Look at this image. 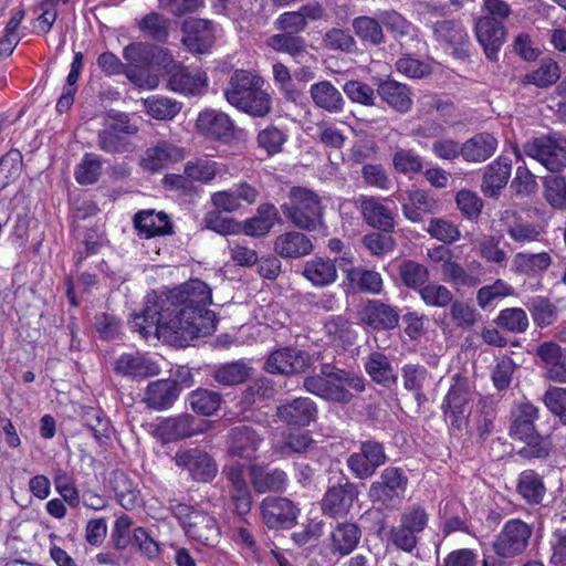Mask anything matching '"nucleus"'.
I'll list each match as a JSON object with an SVG mask.
<instances>
[{
    "label": "nucleus",
    "instance_id": "1a4fd4ad",
    "mask_svg": "<svg viewBox=\"0 0 566 566\" xmlns=\"http://www.w3.org/2000/svg\"><path fill=\"white\" fill-rule=\"evenodd\" d=\"M408 478L399 468H386L379 480L371 483L369 488V499L374 503H381L390 506L399 502L406 492Z\"/></svg>",
    "mask_w": 566,
    "mask_h": 566
},
{
    "label": "nucleus",
    "instance_id": "cd10ccee",
    "mask_svg": "<svg viewBox=\"0 0 566 566\" xmlns=\"http://www.w3.org/2000/svg\"><path fill=\"white\" fill-rule=\"evenodd\" d=\"M359 201L364 220L370 227L384 232H390L394 229V212L386 205L389 199L363 196Z\"/></svg>",
    "mask_w": 566,
    "mask_h": 566
},
{
    "label": "nucleus",
    "instance_id": "13d9d810",
    "mask_svg": "<svg viewBox=\"0 0 566 566\" xmlns=\"http://www.w3.org/2000/svg\"><path fill=\"white\" fill-rule=\"evenodd\" d=\"M543 195L552 208L566 210V177L557 175L545 177Z\"/></svg>",
    "mask_w": 566,
    "mask_h": 566
},
{
    "label": "nucleus",
    "instance_id": "8fccbe9b",
    "mask_svg": "<svg viewBox=\"0 0 566 566\" xmlns=\"http://www.w3.org/2000/svg\"><path fill=\"white\" fill-rule=\"evenodd\" d=\"M560 77V70L557 62L552 59L543 60L539 66L526 73L521 77V83L524 85H535L539 88H545L558 81Z\"/></svg>",
    "mask_w": 566,
    "mask_h": 566
},
{
    "label": "nucleus",
    "instance_id": "a18cd8bd",
    "mask_svg": "<svg viewBox=\"0 0 566 566\" xmlns=\"http://www.w3.org/2000/svg\"><path fill=\"white\" fill-rule=\"evenodd\" d=\"M348 282L360 292L370 294H380L384 289V282L380 273L361 266L343 269Z\"/></svg>",
    "mask_w": 566,
    "mask_h": 566
},
{
    "label": "nucleus",
    "instance_id": "49530a36",
    "mask_svg": "<svg viewBox=\"0 0 566 566\" xmlns=\"http://www.w3.org/2000/svg\"><path fill=\"white\" fill-rule=\"evenodd\" d=\"M436 208V200L419 189L409 191L407 200L402 202L403 216L411 222H420L423 213H432Z\"/></svg>",
    "mask_w": 566,
    "mask_h": 566
},
{
    "label": "nucleus",
    "instance_id": "72a5a7b5",
    "mask_svg": "<svg viewBox=\"0 0 566 566\" xmlns=\"http://www.w3.org/2000/svg\"><path fill=\"white\" fill-rule=\"evenodd\" d=\"M512 164L507 157L500 156L485 169L481 189L488 197H495L505 187L511 176Z\"/></svg>",
    "mask_w": 566,
    "mask_h": 566
},
{
    "label": "nucleus",
    "instance_id": "bb28decb",
    "mask_svg": "<svg viewBox=\"0 0 566 566\" xmlns=\"http://www.w3.org/2000/svg\"><path fill=\"white\" fill-rule=\"evenodd\" d=\"M182 158L184 149L181 147L167 140H159L146 149L140 165L145 170L157 172L165 169L170 163L180 161Z\"/></svg>",
    "mask_w": 566,
    "mask_h": 566
},
{
    "label": "nucleus",
    "instance_id": "39448f33",
    "mask_svg": "<svg viewBox=\"0 0 566 566\" xmlns=\"http://www.w3.org/2000/svg\"><path fill=\"white\" fill-rule=\"evenodd\" d=\"M137 126L134 125L125 113H109L108 119L97 134V146L108 154H120L130 151L133 144L128 136L136 134Z\"/></svg>",
    "mask_w": 566,
    "mask_h": 566
},
{
    "label": "nucleus",
    "instance_id": "f3484780",
    "mask_svg": "<svg viewBox=\"0 0 566 566\" xmlns=\"http://www.w3.org/2000/svg\"><path fill=\"white\" fill-rule=\"evenodd\" d=\"M499 222L501 230L520 245L539 241L543 234V229L539 224L525 220L514 209L502 211Z\"/></svg>",
    "mask_w": 566,
    "mask_h": 566
},
{
    "label": "nucleus",
    "instance_id": "5fc2aeb1",
    "mask_svg": "<svg viewBox=\"0 0 566 566\" xmlns=\"http://www.w3.org/2000/svg\"><path fill=\"white\" fill-rule=\"evenodd\" d=\"M429 270L423 264L406 260L399 265V276L408 289L419 292L429 282Z\"/></svg>",
    "mask_w": 566,
    "mask_h": 566
},
{
    "label": "nucleus",
    "instance_id": "2eb2a0df",
    "mask_svg": "<svg viewBox=\"0 0 566 566\" xmlns=\"http://www.w3.org/2000/svg\"><path fill=\"white\" fill-rule=\"evenodd\" d=\"M196 128L207 139L229 143L234 137V123L221 111L205 109L199 113Z\"/></svg>",
    "mask_w": 566,
    "mask_h": 566
},
{
    "label": "nucleus",
    "instance_id": "423d86ee",
    "mask_svg": "<svg viewBox=\"0 0 566 566\" xmlns=\"http://www.w3.org/2000/svg\"><path fill=\"white\" fill-rule=\"evenodd\" d=\"M523 151L549 171H560L566 167V138L560 135L534 138L524 144Z\"/></svg>",
    "mask_w": 566,
    "mask_h": 566
},
{
    "label": "nucleus",
    "instance_id": "473e14b6",
    "mask_svg": "<svg viewBox=\"0 0 566 566\" xmlns=\"http://www.w3.org/2000/svg\"><path fill=\"white\" fill-rule=\"evenodd\" d=\"M377 93L388 106L401 114L411 109V92L406 84L395 80H384L378 84Z\"/></svg>",
    "mask_w": 566,
    "mask_h": 566
},
{
    "label": "nucleus",
    "instance_id": "4be33fe9",
    "mask_svg": "<svg viewBox=\"0 0 566 566\" xmlns=\"http://www.w3.org/2000/svg\"><path fill=\"white\" fill-rule=\"evenodd\" d=\"M475 36L490 61H496L499 52L505 42L504 25L489 17H481L474 25Z\"/></svg>",
    "mask_w": 566,
    "mask_h": 566
},
{
    "label": "nucleus",
    "instance_id": "9b49d317",
    "mask_svg": "<svg viewBox=\"0 0 566 566\" xmlns=\"http://www.w3.org/2000/svg\"><path fill=\"white\" fill-rule=\"evenodd\" d=\"M379 21L400 41L401 46L413 53H422L427 43L421 39L419 29L394 10L381 11L378 14Z\"/></svg>",
    "mask_w": 566,
    "mask_h": 566
},
{
    "label": "nucleus",
    "instance_id": "4468645a",
    "mask_svg": "<svg viewBox=\"0 0 566 566\" xmlns=\"http://www.w3.org/2000/svg\"><path fill=\"white\" fill-rule=\"evenodd\" d=\"M436 41L451 50L457 59L469 56L470 38L463 24L455 19L437 21L431 27Z\"/></svg>",
    "mask_w": 566,
    "mask_h": 566
},
{
    "label": "nucleus",
    "instance_id": "bf43d9fd",
    "mask_svg": "<svg viewBox=\"0 0 566 566\" xmlns=\"http://www.w3.org/2000/svg\"><path fill=\"white\" fill-rule=\"evenodd\" d=\"M418 295L427 306L437 308L449 306L453 300L452 292L438 282H428L419 290Z\"/></svg>",
    "mask_w": 566,
    "mask_h": 566
},
{
    "label": "nucleus",
    "instance_id": "2f4dec72",
    "mask_svg": "<svg viewBox=\"0 0 566 566\" xmlns=\"http://www.w3.org/2000/svg\"><path fill=\"white\" fill-rule=\"evenodd\" d=\"M313 249L311 239L298 231L282 233L274 241V251L284 259H298L308 255Z\"/></svg>",
    "mask_w": 566,
    "mask_h": 566
},
{
    "label": "nucleus",
    "instance_id": "f704fd0d",
    "mask_svg": "<svg viewBox=\"0 0 566 566\" xmlns=\"http://www.w3.org/2000/svg\"><path fill=\"white\" fill-rule=\"evenodd\" d=\"M361 532L355 523H338L331 532L329 551L334 555H349L358 545Z\"/></svg>",
    "mask_w": 566,
    "mask_h": 566
},
{
    "label": "nucleus",
    "instance_id": "aec40b11",
    "mask_svg": "<svg viewBox=\"0 0 566 566\" xmlns=\"http://www.w3.org/2000/svg\"><path fill=\"white\" fill-rule=\"evenodd\" d=\"M317 405L308 397H298L277 406L280 421L294 427H308L317 420Z\"/></svg>",
    "mask_w": 566,
    "mask_h": 566
},
{
    "label": "nucleus",
    "instance_id": "864d4df0",
    "mask_svg": "<svg viewBox=\"0 0 566 566\" xmlns=\"http://www.w3.org/2000/svg\"><path fill=\"white\" fill-rule=\"evenodd\" d=\"M250 371L251 367L245 361L237 360L219 366L213 373V378L222 386H235L244 382Z\"/></svg>",
    "mask_w": 566,
    "mask_h": 566
},
{
    "label": "nucleus",
    "instance_id": "4c0bfd02",
    "mask_svg": "<svg viewBox=\"0 0 566 566\" xmlns=\"http://www.w3.org/2000/svg\"><path fill=\"white\" fill-rule=\"evenodd\" d=\"M310 94L316 107L328 113H340L345 106V99L340 92L329 82L321 81L312 84Z\"/></svg>",
    "mask_w": 566,
    "mask_h": 566
},
{
    "label": "nucleus",
    "instance_id": "9d476101",
    "mask_svg": "<svg viewBox=\"0 0 566 566\" xmlns=\"http://www.w3.org/2000/svg\"><path fill=\"white\" fill-rule=\"evenodd\" d=\"M452 379L453 382L442 401L441 410L451 426L460 429L467 421L471 392L467 379L459 375H454Z\"/></svg>",
    "mask_w": 566,
    "mask_h": 566
},
{
    "label": "nucleus",
    "instance_id": "7ed1b4c3",
    "mask_svg": "<svg viewBox=\"0 0 566 566\" xmlns=\"http://www.w3.org/2000/svg\"><path fill=\"white\" fill-rule=\"evenodd\" d=\"M323 205L319 196L302 187L292 188L290 202L282 205L284 216L297 228L313 231L322 224Z\"/></svg>",
    "mask_w": 566,
    "mask_h": 566
},
{
    "label": "nucleus",
    "instance_id": "f257e3e1",
    "mask_svg": "<svg viewBox=\"0 0 566 566\" xmlns=\"http://www.w3.org/2000/svg\"><path fill=\"white\" fill-rule=\"evenodd\" d=\"M210 287L200 280H191L163 295L146 296L145 308L132 318V327L144 338L156 335L177 346H188L196 338L212 334L216 315Z\"/></svg>",
    "mask_w": 566,
    "mask_h": 566
},
{
    "label": "nucleus",
    "instance_id": "603ef678",
    "mask_svg": "<svg viewBox=\"0 0 566 566\" xmlns=\"http://www.w3.org/2000/svg\"><path fill=\"white\" fill-rule=\"evenodd\" d=\"M324 332L328 337L329 343L342 347L353 345L357 337V334L352 328L349 322L340 316H333L328 318L324 325Z\"/></svg>",
    "mask_w": 566,
    "mask_h": 566
},
{
    "label": "nucleus",
    "instance_id": "7c9ffc66",
    "mask_svg": "<svg viewBox=\"0 0 566 566\" xmlns=\"http://www.w3.org/2000/svg\"><path fill=\"white\" fill-rule=\"evenodd\" d=\"M185 174L195 182L210 185L217 178L226 180L229 176V166L208 158H196L185 164Z\"/></svg>",
    "mask_w": 566,
    "mask_h": 566
},
{
    "label": "nucleus",
    "instance_id": "f8f14e48",
    "mask_svg": "<svg viewBox=\"0 0 566 566\" xmlns=\"http://www.w3.org/2000/svg\"><path fill=\"white\" fill-rule=\"evenodd\" d=\"M260 513L266 527L281 530L297 523L300 509L286 497L268 496L260 504Z\"/></svg>",
    "mask_w": 566,
    "mask_h": 566
},
{
    "label": "nucleus",
    "instance_id": "09e8293b",
    "mask_svg": "<svg viewBox=\"0 0 566 566\" xmlns=\"http://www.w3.org/2000/svg\"><path fill=\"white\" fill-rule=\"evenodd\" d=\"M366 373L377 384L389 386L397 381V375L388 359L380 352H373L364 364Z\"/></svg>",
    "mask_w": 566,
    "mask_h": 566
},
{
    "label": "nucleus",
    "instance_id": "b1692460",
    "mask_svg": "<svg viewBox=\"0 0 566 566\" xmlns=\"http://www.w3.org/2000/svg\"><path fill=\"white\" fill-rule=\"evenodd\" d=\"M181 30V42L192 53L203 54L214 42V32L208 20L188 19L184 21Z\"/></svg>",
    "mask_w": 566,
    "mask_h": 566
},
{
    "label": "nucleus",
    "instance_id": "c85d7f7f",
    "mask_svg": "<svg viewBox=\"0 0 566 566\" xmlns=\"http://www.w3.org/2000/svg\"><path fill=\"white\" fill-rule=\"evenodd\" d=\"M134 227L139 237L150 239L167 235L172 232V223L169 217L155 210H142L134 217Z\"/></svg>",
    "mask_w": 566,
    "mask_h": 566
},
{
    "label": "nucleus",
    "instance_id": "0eeeda50",
    "mask_svg": "<svg viewBox=\"0 0 566 566\" xmlns=\"http://www.w3.org/2000/svg\"><path fill=\"white\" fill-rule=\"evenodd\" d=\"M532 533V527L522 520H509L493 542L494 553L502 558L522 555L528 546Z\"/></svg>",
    "mask_w": 566,
    "mask_h": 566
},
{
    "label": "nucleus",
    "instance_id": "5701e85b",
    "mask_svg": "<svg viewBox=\"0 0 566 566\" xmlns=\"http://www.w3.org/2000/svg\"><path fill=\"white\" fill-rule=\"evenodd\" d=\"M117 375L129 379H144L160 373L159 365L138 352L122 354L114 364Z\"/></svg>",
    "mask_w": 566,
    "mask_h": 566
},
{
    "label": "nucleus",
    "instance_id": "774afa93",
    "mask_svg": "<svg viewBox=\"0 0 566 566\" xmlns=\"http://www.w3.org/2000/svg\"><path fill=\"white\" fill-rule=\"evenodd\" d=\"M443 566H506L501 562L488 563L486 559H480L479 555L469 548L452 551L443 560Z\"/></svg>",
    "mask_w": 566,
    "mask_h": 566
},
{
    "label": "nucleus",
    "instance_id": "4d7b16f0",
    "mask_svg": "<svg viewBox=\"0 0 566 566\" xmlns=\"http://www.w3.org/2000/svg\"><path fill=\"white\" fill-rule=\"evenodd\" d=\"M188 400L196 413L211 416L219 409L222 398L219 392L198 388L189 395Z\"/></svg>",
    "mask_w": 566,
    "mask_h": 566
},
{
    "label": "nucleus",
    "instance_id": "6e6d98bb",
    "mask_svg": "<svg viewBox=\"0 0 566 566\" xmlns=\"http://www.w3.org/2000/svg\"><path fill=\"white\" fill-rule=\"evenodd\" d=\"M149 116L158 120H170L181 109V103L164 96H151L144 102Z\"/></svg>",
    "mask_w": 566,
    "mask_h": 566
},
{
    "label": "nucleus",
    "instance_id": "20e7f679",
    "mask_svg": "<svg viewBox=\"0 0 566 566\" xmlns=\"http://www.w3.org/2000/svg\"><path fill=\"white\" fill-rule=\"evenodd\" d=\"M172 513L188 537L210 546L219 542L221 533L214 516L182 503L177 504Z\"/></svg>",
    "mask_w": 566,
    "mask_h": 566
},
{
    "label": "nucleus",
    "instance_id": "c756f323",
    "mask_svg": "<svg viewBox=\"0 0 566 566\" xmlns=\"http://www.w3.org/2000/svg\"><path fill=\"white\" fill-rule=\"evenodd\" d=\"M179 396L177 381L172 379H158L148 384L144 402L147 407L161 411L169 409Z\"/></svg>",
    "mask_w": 566,
    "mask_h": 566
},
{
    "label": "nucleus",
    "instance_id": "3c124183",
    "mask_svg": "<svg viewBox=\"0 0 566 566\" xmlns=\"http://www.w3.org/2000/svg\"><path fill=\"white\" fill-rule=\"evenodd\" d=\"M111 483L119 505L127 510H134L139 503V492L133 482L123 472H114Z\"/></svg>",
    "mask_w": 566,
    "mask_h": 566
},
{
    "label": "nucleus",
    "instance_id": "37998d69",
    "mask_svg": "<svg viewBox=\"0 0 566 566\" xmlns=\"http://www.w3.org/2000/svg\"><path fill=\"white\" fill-rule=\"evenodd\" d=\"M266 44L275 52L291 55L298 63L306 61V57L311 56L307 52L305 40L295 34H273L266 39Z\"/></svg>",
    "mask_w": 566,
    "mask_h": 566
},
{
    "label": "nucleus",
    "instance_id": "393cba45",
    "mask_svg": "<svg viewBox=\"0 0 566 566\" xmlns=\"http://www.w3.org/2000/svg\"><path fill=\"white\" fill-rule=\"evenodd\" d=\"M208 86L207 74L200 70L190 71L181 65H175L167 82V87L176 93L186 95L202 94Z\"/></svg>",
    "mask_w": 566,
    "mask_h": 566
},
{
    "label": "nucleus",
    "instance_id": "6ab92c4d",
    "mask_svg": "<svg viewBox=\"0 0 566 566\" xmlns=\"http://www.w3.org/2000/svg\"><path fill=\"white\" fill-rule=\"evenodd\" d=\"M358 494L357 486L348 481L328 488L322 499L323 514L334 518L345 516L358 499Z\"/></svg>",
    "mask_w": 566,
    "mask_h": 566
},
{
    "label": "nucleus",
    "instance_id": "0e129e2a",
    "mask_svg": "<svg viewBox=\"0 0 566 566\" xmlns=\"http://www.w3.org/2000/svg\"><path fill=\"white\" fill-rule=\"evenodd\" d=\"M495 322L499 327L514 334L524 333L530 325L526 312L520 307H509L502 310L499 313Z\"/></svg>",
    "mask_w": 566,
    "mask_h": 566
},
{
    "label": "nucleus",
    "instance_id": "a19ab883",
    "mask_svg": "<svg viewBox=\"0 0 566 566\" xmlns=\"http://www.w3.org/2000/svg\"><path fill=\"white\" fill-rule=\"evenodd\" d=\"M516 491L530 505L541 504L546 494L543 478L534 470H524L518 474Z\"/></svg>",
    "mask_w": 566,
    "mask_h": 566
},
{
    "label": "nucleus",
    "instance_id": "338daca9",
    "mask_svg": "<svg viewBox=\"0 0 566 566\" xmlns=\"http://www.w3.org/2000/svg\"><path fill=\"white\" fill-rule=\"evenodd\" d=\"M380 23V21L374 18L361 15L353 20V28L355 33L363 41L370 42L371 44H380L384 41V32Z\"/></svg>",
    "mask_w": 566,
    "mask_h": 566
},
{
    "label": "nucleus",
    "instance_id": "f03ea898",
    "mask_svg": "<svg viewBox=\"0 0 566 566\" xmlns=\"http://www.w3.org/2000/svg\"><path fill=\"white\" fill-rule=\"evenodd\" d=\"M264 78L254 71L235 70L223 91L227 102L254 117H264L272 109V97Z\"/></svg>",
    "mask_w": 566,
    "mask_h": 566
},
{
    "label": "nucleus",
    "instance_id": "e433bc0d",
    "mask_svg": "<svg viewBox=\"0 0 566 566\" xmlns=\"http://www.w3.org/2000/svg\"><path fill=\"white\" fill-rule=\"evenodd\" d=\"M497 138L490 133H479L462 144V158L469 163L488 160L496 150Z\"/></svg>",
    "mask_w": 566,
    "mask_h": 566
},
{
    "label": "nucleus",
    "instance_id": "a211bd4d",
    "mask_svg": "<svg viewBox=\"0 0 566 566\" xmlns=\"http://www.w3.org/2000/svg\"><path fill=\"white\" fill-rule=\"evenodd\" d=\"M386 453L381 443L377 441H365L360 446V451L353 453L347 465L358 479L371 476L376 469L386 462Z\"/></svg>",
    "mask_w": 566,
    "mask_h": 566
},
{
    "label": "nucleus",
    "instance_id": "6e6552de",
    "mask_svg": "<svg viewBox=\"0 0 566 566\" xmlns=\"http://www.w3.org/2000/svg\"><path fill=\"white\" fill-rule=\"evenodd\" d=\"M172 460L176 467L186 471L189 478L198 483L211 482L219 471L214 458L200 448L178 450Z\"/></svg>",
    "mask_w": 566,
    "mask_h": 566
},
{
    "label": "nucleus",
    "instance_id": "de8ad7c7",
    "mask_svg": "<svg viewBox=\"0 0 566 566\" xmlns=\"http://www.w3.org/2000/svg\"><path fill=\"white\" fill-rule=\"evenodd\" d=\"M552 265V256L548 252L527 253L518 252L512 261V270L517 274L536 275L546 271Z\"/></svg>",
    "mask_w": 566,
    "mask_h": 566
},
{
    "label": "nucleus",
    "instance_id": "79ce46f5",
    "mask_svg": "<svg viewBox=\"0 0 566 566\" xmlns=\"http://www.w3.org/2000/svg\"><path fill=\"white\" fill-rule=\"evenodd\" d=\"M538 417V409L531 402H522L513 412V421L510 428V436L513 439L522 440L532 438L536 433L534 421Z\"/></svg>",
    "mask_w": 566,
    "mask_h": 566
},
{
    "label": "nucleus",
    "instance_id": "a878e982",
    "mask_svg": "<svg viewBox=\"0 0 566 566\" xmlns=\"http://www.w3.org/2000/svg\"><path fill=\"white\" fill-rule=\"evenodd\" d=\"M303 387L310 394L332 402L348 403L353 399L350 388L322 375L307 376Z\"/></svg>",
    "mask_w": 566,
    "mask_h": 566
},
{
    "label": "nucleus",
    "instance_id": "ea45409f",
    "mask_svg": "<svg viewBox=\"0 0 566 566\" xmlns=\"http://www.w3.org/2000/svg\"><path fill=\"white\" fill-rule=\"evenodd\" d=\"M303 275L314 286L324 287L337 280V269L332 260L316 256L305 263Z\"/></svg>",
    "mask_w": 566,
    "mask_h": 566
},
{
    "label": "nucleus",
    "instance_id": "412c9836",
    "mask_svg": "<svg viewBox=\"0 0 566 566\" xmlns=\"http://www.w3.org/2000/svg\"><path fill=\"white\" fill-rule=\"evenodd\" d=\"M203 427L189 413L164 419L156 428V436L163 443H170L203 432Z\"/></svg>",
    "mask_w": 566,
    "mask_h": 566
},
{
    "label": "nucleus",
    "instance_id": "dca6fc26",
    "mask_svg": "<svg viewBox=\"0 0 566 566\" xmlns=\"http://www.w3.org/2000/svg\"><path fill=\"white\" fill-rule=\"evenodd\" d=\"M263 437L252 427L238 426L229 431L227 452L231 458L251 462L256 458Z\"/></svg>",
    "mask_w": 566,
    "mask_h": 566
},
{
    "label": "nucleus",
    "instance_id": "680f3d73",
    "mask_svg": "<svg viewBox=\"0 0 566 566\" xmlns=\"http://www.w3.org/2000/svg\"><path fill=\"white\" fill-rule=\"evenodd\" d=\"M394 169L405 176L412 177L419 174L422 168V159L413 149L396 148L392 154Z\"/></svg>",
    "mask_w": 566,
    "mask_h": 566
},
{
    "label": "nucleus",
    "instance_id": "c9c22d12",
    "mask_svg": "<svg viewBox=\"0 0 566 566\" xmlns=\"http://www.w3.org/2000/svg\"><path fill=\"white\" fill-rule=\"evenodd\" d=\"M361 319L374 329H392L399 323V314L387 304L369 301L361 312Z\"/></svg>",
    "mask_w": 566,
    "mask_h": 566
},
{
    "label": "nucleus",
    "instance_id": "69168bd1",
    "mask_svg": "<svg viewBox=\"0 0 566 566\" xmlns=\"http://www.w3.org/2000/svg\"><path fill=\"white\" fill-rule=\"evenodd\" d=\"M525 305L539 327L549 326L557 319L556 306L543 296L533 297Z\"/></svg>",
    "mask_w": 566,
    "mask_h": 566
},
{
    "label": "nucleus",
    "instance_id": "58836bf2",
    "mask_svg": "<svg viewBox=\"0 0 566 566\" xmlns=\"http://www.w3.org/2000/svg\"><path fill=\"white\" fill-rule=\"evenodd\" d=\"M250 475L253 489L258 493L283 492L287 484V475L280 469L265 470L252 465Z\"/></svg>",
    "mask_w": 566,
    "mask_h": 566
},
{
    "label": "nucleus",
    "instance_id": "ddd939ff",
    "mask_svg": "<svg viewBox=\"0 0 566 566\" xmlns=\"http://www.w3.org/2000/svg\"><path fill=\"white\" fill-rule=\"evenodd\" d=\"M311 364V355L307 352L286 346L270 353L265 361V370L290 376L304 373Z\"/></svg>",
    "mask_w": 566,
    "mask_h": 566
},
{
    "label": "nucleus",
    "instance_id": "e2e57ef3",
    "mask_svg": "<svg viewBox=\"0 0 566 566\" xmlns=\"http://www.w3.org/2000/svg\"><path fill=\"white\" fill-rule=\"evenodd\" d=\"M441 273L446 282L457 287H473L480 283L478 275L468 271L462 264L453 260L448 264L441 265Z\"/></svg>",
    "mask_w": 566,
    "mask_h": 566
},
{
    "label": "nucleus",
    "instance_id": "c03bdc74",
    "mask_svg": "<svg viewBox=\"0 0 566 566\" xmlns=\"http://www.w3.org/2000/svg\"><path fill=\"white\" fill-rule=\"evenodd\" d=\"M277 220V210L271 203H262L256 214L247 219L243 223V232L250 237H263L268 234Z\"/></svg>",
    "mask_w": 566,
    "mask_h": 566
},
{
    "label": "nucleus",
    "instance_id": "052dcab7",
    "mask_svg": "<svg viewBox=\"0 0 566 566\" xmlns=\"http://www.w3.org/2000/svg\"><path fill=\"white\" fill-rule=\"evenodd\" d=\"M514 287L502 279L495 280L490 285L482 286L476 293V302L483 310L489 308L497 300L514 295Z\"/></svg>",
    "mask_w": 566,
    "mask_h": 566
}]
</instances>
